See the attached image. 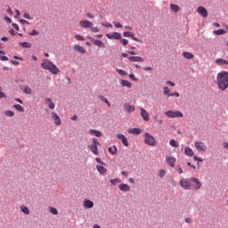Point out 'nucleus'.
<instances>
[{"label":"nucleus","mask_w":228,"mask_h":228,"mask_svg":"<svg viewBox=\"0 0 228 228\" xmlns=\"http://www.w3.org/2000/svg\"><path fill=\"white\" fill-rule=\"evenodd\" d=\"M217 82L216 85L219 90H227L228 88V72L222 71L217 74L216 77Z\"/></svg>","instance_id":"1"},{"label":"nucleus","mask_w":228,"mask_h":228,"mask_svg":"<svg viewBox=\"0 0 228 228\" xmlns=\"http://www.w3.org/2000/svg\"><path fill=\"white\" fill-rule=\"evenodd\" d=\"M107 38H109V40H121L122 39V34L118 33V32H113V33H109L106 34Z\"/></svg>","instance_id":"6"},{"label":"nucleus","mask_w":228,"mask_h":228,"mask_svg":"<svg viewBox=\"0 0 228 228\" xmlns=\"http://www.w3.org/2000/svg\"><path fill=\"white\" fill-rule=\"evenodd\" d=\"M93 144L89 145V149L93 154L95 156H99V149L97 148V145H99V141L97 138H93L92 140Z\"/></svg>","instance_id":"5"},{"label":"nucleus","mask_w":228,"mask_h":228,"mask_svg":"<svg viewBox=\"0 0 228 228\" xmlns=\"http://www.w3.org/2000/svg\"><path fill=\"white\" fill-rule=\"evenodd\" d=\"M96 163H99L100 165H106V163L102 162V160L99 158L95 159Z\"/></svg>","instance_id":"50"},{"label":"nucleus","mask_w":228,"mask_h":228,"mask_svg":"<svg viewBox=\"0 0 228 228\" xmlns=\"http://www.w3.org/2000/svg\"><path fill=\"white\" fill-rule=\"evenodd\" d=\"M19 45H20V47H23V49H29L31 47V43L22 42L20 43Z\"/></svg>","instance_id":"34"},{"label":"nucleus","mask_w":228,"mask_h":228,"mask_svg":"<svg viewBox=\"0 0 228 228\" xmlns=\"http://www.w3.org/2000/svg\"><path fill=\"white\" fill-rule=\"evenodd\" d=\"M122 175H124L125 177H129V173L127 171H122Z\"/></svg>","instance_id":"57"},{"label":"nucleus","mask_w":228,"mask_h":228,"mask_svg":"<svg viewBox=\"0 0 228 228\" xmlns=\"http://www.w3.org/2000/svg\"><path fill=\"white\" fill-rule=\"evenodd\" d=\"M100 99H101V101H102L103 102H105L106 104H108L109 107L111 106V103H110V102L108 101V99H106V97L101 95V96H100Z\"/></svg>","instance_id":"43"},{"label":"nucleus","mask_w":228,"mask_h":228,"mask_svg":"<svg viewBox=\"0 0 228 228\" xmlns=\"http://www.w3.org/2000/svg\"><path fill=\"white\" fill-rule=\"evenodd\" d=\"M167 118H183V114L181 110H168L165 113Z\"/></svg>","instance_id":"4"},{"label":"nucleus","mask_w":228,"mask_h":228,"mask_svg":"<svg viewBox=\"0 0 228 228\" xmlns=\"http://www.w3.org/2000/svg\"><path fill=\"white\" fill-rule=\"evenodd\" d=\"M216 65H220V66H222V65H228V61L224 60V59H217L216 61Z\"/></svg>","instance_id":"35"},{"label":"nucleus","mask_w":228,"mask_h":228,"mask_svg":"<svg viewBox=\"0 0 228 228\" xmlns=\"http://www.w3.org/2000/svg\"><path fill=\"white\" fill-rule=\"evenodd\" d=\"M121 44H122L123 45H127V44H129V41H128L127 39H122V40H121Z\"/></svg>","instance_id":"55"},{"label":"nucleus","mask_w":228,"mask_h":228,"mask_svg":"<svg viewBox=\"0 0 228 228\" xmlns=\"http://www.w3.org/2000/svg\"><path fill=\"white\" fill-rule=\"evenodd\" d=\"M45 104H47L50 110H54V108H56V105L54 104V102H53V100L51 98L45 99Z\"/></svg>","instance_id":"24"},{"label":"nucleus","mask_w":228,"mask_h":228,"mask_svg":"<svg viewBox=\"0 0 228 228\" xmlns=\"http://www.w3.org/2000/svg\"><path fill=\"white\" fill-rule=\"evenodd\" d=\"M120 85H121V86H126V88H132V86H133V84H131V82H129V80H121Z\"/></svg>","instance_id":"29"},{"label":"nucleus","mask_w":228,"mask_h":228,"mask_svg":"<svg viewBox=\"0 0 228 228\" xmlns=\"http://www.w3.org/2000/svg\"><path fill=\"white\" fill-rule=\"evenodd\" d=\"M118 183H122L120 178H116V179H111L110 180V183H112L113 186H115L116 184H118Z\"/></svg>","instance_id":"40"},{"label":"nucleus","mask_w":228,"mask_h":228,"mask_svg":"<svg viewBox=\"0 0 228 228\" xmlns=\"http://www.w3.org/2000/svg\"><path fill=\"white\" fill-rule=\"evenodd\" d=\"M83 207L86 209H92V208H94V201L89 200H85L84 203H83Z\"/></svg>","instance_id":"19"},{"label":"nucleus","mask_w":228,"mask_h":228,"mask_svg":"<svg viewBox=\"0 0 228 228\" xmlns=\"http://www.w3.org/2000/svg\"><path fill=\"white\" fill-rule=\"evenodd\" d=\"M75 38H76V40H78L80 42H83V40H85V37H83L82 36H79V35H76Z\"/></svg>","instance_id":"48"},{"label":"nucleus","mask_w":228,"mask_h":228,"mask_svg":"<svg viewBox=\"0 0 228 228\" xmlns=\"http://www.w3.org/2000/svg\"><path fill=\"white\" fill-rule=\"evenodd\" d=\"M4 115L6 117H13V115H15V112L12 111V110H5L4 111Z\"/></svg>","instance_id":"44"},{"label":"nucleus","mask_w":228,"mask_h":228,"mask_svg":"<svg viewBox=\"0 0 228 228\" xmlns=\"http://www.w3.org/2000/svg\"><path fill=\"white\" fill-rule=\"evenodd\" d=\"M223 147H224V149H228V142H223Z\"/></svg>","instance_id":"64"},{"label":"nucleus","mask_w":228,"mask_h":228,"mask_svg":"<svg viewBox=\"0 0 228 228\" xmlns=\"http://www.w3.org/2000/svg\"><path fill=\"white\" fill-rule=\"evenodd\" d=\"M123 37H130L132 38V40H134V42H142L140 39L134 37V33L133 32H129V31L124 32Z\"/></svg>","instance_id":"16"},{"label":"nucleus","mask_w":228,"mask_h":228,"mask_svg":"<svg viewBox=\"0 0 228 228\" xmlns=\"http://www.w3.org/2000/svg\"><path fill=\"white\" fill-rule=\"evenodd\" d=\"M20 24H29V21L26 20H20Z\"/></svg>","instance_id":"59"},{"label":"nucleus","mask_w":228,"mask_h":228,"mask_svg":"<svg viewBox=\"0 0 228 228\" xmlns=\"http://www.w3.org/2000/svg\"><path fill=\"white\" fill-rule=\"evenodd\" d=\"M184 154H185V156H188L189 158H193V156L195 155V153L193 152V150H191V148H190V147H186L184 149Z\"/></svg>","instance_id":"21"},{"label":"nucleus","mask_w":228,"mask_h":228,"mask_svg":"<svg viewBox=\"0 0 228 228\" xmlns=\"http://www.w3.org/2000/svg\"><path fill=\"white\" fill-rule=\"evenodd\" d=\"M23 17H24V19H28L29 20H31V16H30L29 13H28V12H25V13L23 14Z\"/></svg>","instance_id":"52"},{"label":"nucleus","mask_w":228,"mask_h":228,"mask_svg":"<svg viewBox=\"0 0 228 228\" xmlns=\"http://www.w3.org/2000/svg\"><path fill=\"white\" fill-rule=\"evenodd\" d=\"M87 38L90 39L91 42H93V44H94V45H97L98 47H105L104 43H102V41L97 40V39L95 40V39H94V37H92L90 36H88Z\"/></svg>","instance_id":"17"},{"label":"nucleus","mask_w":228,"mask_h":228,"mask_svg":"<svg viewBox=\"0 0 228 228\" xmlns=\"http://www.w3.org/2000/svg\"><path fill=\"white\" fill-rule=\"evenodd\" d=\"M4 20L6 21V22H12V20L10 19V17H8V16H5L4 17Z\"/></svg>","instance_id":"62"},{"label":"nucleus","mask_w":228,"mask_h":228,"mask_svg":"<svg viewBox=\"0 0 228 228\" xmlns=\"http://www.w3.org/2000/svg\"><path fill=\"white\" fill-rule=\"evenodd\" d=\"M108 151L112 155V156H115L117 154V152H118V149L117 148L116 145L112 147H109L108 148Z\"/></svg>","instance_id":"30"},{"label":"nucleus","mask_w":228,"mask_h":228,"mask_svg":"<svg viewBox=\"0 0 228 228\" xmlns=\"http://www.w3.org/2000/svg\"><path fill=\"white\" fill-rule=\"evenodd\" d=\"M74 49L75 51H77V53H80L81 54H85V53H86L85 48H83V46H80L79 45H75Z\"/></svg>","instance_id":"28"},{"label":"nucleus","mask_w":228,"mask_h":228,"mask_svg":"<svg viewBox=\"0 0 228 228\" xmlns=\"http://www.w3.org/2000/svg\"><path fill=\"white\" fill-rule=\"evenodd\" d=\"M191 182L193 183V190L199 191L200 188H202V183L198 178H191Z\"/></svg>","instance_id":"8"},{"label":"nucleus","mask_w":228,"mask_h":228,"mask_svg":"<svg viewBox=\"0 0 228 228\" xmlns=\"http://www.w3.org/2000/svg\"><path fill=\"white\" fill-rule=\"evenodd\" d=\"M113 24L115 26V28H122V24H120V23H118L117 21H114Z\"/></svg>","instance_id":"53"},{"label":"nucleus","mask_w":228,"mask_h":228,"mask_svg":"<svg viewBox=\"0 0 228 228\" xmlns=\"http://www.w3.org/2000/svg\"><path fill=\"white\" fill-rule=\"evenodd\" d=\"M165 174H166L165 170L162 169L159 171V177H165Z\"/></svg>","instance_id":"54"},{"label":"nucleus","mask_w":228,"mask_h":228,"mask_svg":"<svg viewBox=\"0 0 228 228\" xmlns=\"http://www.w3.org/2000/svg\"><path fill=\"white\" fill-rule=\"evenodd\" d=\"M21 90L23 94H26L27 95H31L33 94V90H31V87H29L28 86H24L23 87H21Z\"/></svg>","instance_id":"23"},{"label":"nucleus","mask_w":228,"mask_h":228,"mask_svg":"<svg viewBox=\"0 0 228 228\" xmlns=\"http://www.w3.org/2000/svg\"><path fill=\"white\" fill-rule=\"evenodd\" d=\"M193 159H194V161H199L200 163H202V161H203L202 159H200V158H199V157H197V156H194V157H193Z\"/></svg>","instance_id":"51"},{"label":"nucleus","mask_w":228,"mask_h":228,"mask_svg":"<svg viewBox=\"0 0 228 228\" xmlns=\"http://www.w3.org/2000/svg\"><path fill=\"white\" fill-rule=\"evenodd\" d=\"M42 69L45 70H49L52 74H60V69L54 65L51 61L46 60L45 62L41 64Z\"/></svg>","instance_id":"2"},{"label":"nucleus","mask_w":228,"mask_h":228,"mask_svg":"<svg viewBox=\"0 0 228 228\" xmlns=\"http://www.w3.org/2000/svg\"><path fill=\"white\" fill-rule=\"evenodd\" d=\"M198 13L201 15V17H203L204 19L208 17V10L204 6L198 7Z\"/></svg>","instance_id":"15"},{"label":"nucleus","mask_w":228,"mask_h":228,"mask_svg":"<svg viewBox=\"0 0 228 228\" xmlns=\"http://www.w3.org/2000/svg\"><path fill=\"white\" fill-rule=\"evenodd\" d=\"M51 115L55 126H61V119L60 118V116H58L56 112H51Z\"/></svg>","instance_id":"10"},{"label":"nucleus","mask_w":228,"mask_h":228,"mask_svg":"<svg viewBox=\"0 0 228 228\" xmlns=\"http://www.w3.org/2000/svg\"><path fill=\"white\" fill-rule=\"evenodd\" d=\"M169 145H171V147L177 148L179 147V142L175 141V139H172L169 141Z\"/></svg>","instance_id":"36"},{"label":"nucleus","mask_w":228,"mask_h":228,"mask_svg":"<svg viewBox=\"0 0 228 228\" xmlns=\"http://www.w3.org/2000/svg\"><path fill=\"white\" fill-rule=\"evenodd\" d=\"M0 99H6V94L3 93V87L0 86Z\"/></svg>","instance_id":"46"},{"label":"nucleus","mask_w":228,"mask_h":228,"mask_svg":"<svg viewBox=\"0 0 228 228\" xmlns=\"http://www.w3.org/2000/svg\"><path fill=\"white\" fill-rule=\"evenodd\" d=\"M176 172H178V174H183V168H181V167H177Z\"/></svg>","instance_id":"61"},{"label":"nucleus","mask_w":228,"mask_h":228,"mask_svg":"<svg viewBox=\"0 0 228 228\" xmlns=\"http://www.w3.org/2000/svg\"><path fill=\"white\" fill-rule=\"evenodd\" d=\"M180 186L183 188V190H190L191 188V182L188 179L183 178L180 181Z\"/></svg>","instance_id":"7"},{"label":"nucleus","mask_w":228,"mask_h":228,"mask_svg":"<svg viewBox=\"0 0 228 228\" xmlns=\"http://www.w3.org/2000/svg\"><path fill=\"white\" fill-rule=\"evenodd\" d=\"M167 85H168L169 86H175V84L172 81H167Z\"/></svg>","instance_id":"60"},{"label":"nucleus","mask_w":228,"mask_h":228,"mask_svg":"<svg viewBox=\"0 0 228 228\" xmlns=\"http://www.w3.org/2000/svg\"><path fill=\"white\" fill-rule=\"evenodd\" d=\"M129 134H140L142 130L140 128H130L128 129Z\"/></svg>","instance_id":"32"},{"label":"nucleus","mask_w":228,"mask_h":228,"mask_svg":"<svg viewBox=\"0 0 228 228\" xmlns=\"http://www.w3.org/2000/svg\"><path fill=\"white\" fill-rule=\"evenodd\" d=\"M182 55L183 56V58H186V60H193L195 58V55H193L190 52H183Z\"/></svg>","instance_id":"26"},{"label":"nucleus","mask_w":228,"mask_h":228,"mask_svg":"<svg viewBox=\"0 0 228 228\" xmlns=\"http://www.w3.org/2000/svg\"><path fill=\"white\" fill-rule=\"evenodd\" d=\"M21 211L24 213V215H29V208L26 206H21L20 207Z\"/></svg>","instance_id":"38"},{"label":"nucleus","mask_w":228,"mask_h":228,"mask_svg":"<svg viewBox=\"0 0 228 228\" xmlns=\"http://www.w3.org/2000/svg\"><path fill=\"white\" fill-rule=\"evenodd\" d=\"M116 71L118 74H119V76H127V72H126L124 69H117Z\"/></svg>","instance_id":"41"},{"label":"nucleus","mask_w":228,"mask_h":228,"mask_svg":"<svg viewBox=\"0 0 228 228\" xmlns=\"http://www.w3.org/2000/svg\"><path fill=\"white\" fill-rule=\"evenodd\" d=\"M130 79H132V81H138V78H136V77L134 76V74H130L129 75Z\"/></svg>","instance_id":"49"},{"label":"nucleus","mask_w":228,"mask_h":228,"mask_svg":"<svg viewBox=\"0 0 228 228\" xmlns=\"http://www.w3.org/2000/svg\"><path fill=\"white\" fill-rule=\"evenodd\" d=\"M86 17H87L88 19H94V14L88 12V13L86 14Z\"/></svg>","instance_id":"63"},{"label":"nucleus","mask_w":228,"mask_h":228,"mask_svg":"<svg viewBox=\"0 0 228 228\" xmlns=\"http://www.w3.org/2000/svg\"><path fill=\"white\" fill-rule=\"evenodd\" d=\"M79 26H81L84 28H92L94 26V22L88 20H83L79 21Z\"/></svg>","instance_id":"9"},{"label":"nucleus","mask_w":228,"mask_h":228,"mask_svg":"<svg viewBox=\"0 0 228 228\" xmlns=\"http://www.w3.org/2000/svg\"><path fill=\"white\" fill-rule=\"evenodd\" d=\"M96 170L99 172V174H101L102 175H106V174L108 173V169H106V167L97 165L96 166Z\"/></svg>","instance_id":"20"},{"label":"nucleus","mask_w":228,"mask_h":228,"mask_svg":"<svg viewBox=\"0 0 228 228\" xmlns=\"http://www.w3.org/2000/svg\"><path fill=\"white\" fill-rule=\"evenodd\" d=\"M30 37H36L37 35H40V32H38L37 30L33 29L30 33H29Z\"/></svg>","instance_id":"45"},{"label":"nucleus","mask_w":228,"mask_h":228,"mask_svg":"<svg viewBox=\"0 0 228 228\" xmlns=\"http://www.w3.org/2000/svg\"><path fill=\"white\" fill-rule=\"evenodd\" d=\"M49 212L52 214V215H58V209L53 208V207H50L49 208Z\"/></svg>","instance_id":"42"},{"label":"nucleus","mask_w":228,"mask_h":228,"mask_svg":"<svg viewBox=\"0 0 228 228\" xmlns=\"http://www.w3.org/2000/svg\"><path fill=\"white\" fill-rule=\"evenodd\" d=\"M117 139L121 140V142H122L123 145H125V147H129V142H127V138L126 137V135H124L122 134H118Z\"/></svg>","instance_id":"11"},{"label":"nucleus","mask_w":228,"mask_h":228,"mask_svg":"<svg viewBox=\"0 0 228 228\" xmlns=\"http://www.w3.org/2000/svg\"><path fill=\"white\" fill-rule=\"evenodd\" d=\"M118 188L121 191H131V187H129V185L126 183H120Z\"/></svg>","instance_id":"22"},{"label":"nucleus","mask_w":228,"mask_h":228,"mask_svg":"<svg viewBox=\"0 0 228 228\" xmlns=\"http://www.w3.org/2000/svg\"><path fill=\"white\" fill-rule=\"evenodd\" d=\"M12 26L16 29V31H19V25H17V23H12Z\"/></svg>","instance_id":"56"},{"label":"nucleus","mask_w":228,"mask_h":228,"mask_svg":"<svg viewBox=\"0 0 228 228\" xmlns=\"http://www.w3.org/2000/svg\"><path fill=\"white\" fill-rule=\"evenodd\" d=\"M163 94H164V95H167V97H174V94H170V88H168V86H165L163 88Z\"/></svg>","instance_id":"33"},{"label":"nucleus","mask_w":228,"mask_h":228,"mask_svg":"<svg viewBox=\"0 0 228 228\" xmlns=\"http://www.w3.org/2000/svg\"><path fill=\"white\" fill-rule=\"evenodd\" d=\"M141 110V117L143 118L145 122H149L151 120V118L149 117V112L143 108H140Z\"/></svg>","instance_id":"13"},{"label":"nucleus","mask_w":228,"mask_h":228,"mask_svg":"<svg viewBox=\"0 0 228 228\" xmlns=\"http://www.w3.org/2000/svg\"><path fill=\"white\" fill-rule=\"evenodd\" d=\"M0 60H2V61H8V57L7 56H1Z\"/></svg>","instance_id":"58"},{"label":"nucleus","mask_w":228,"mask_h":228,"mask_svg":"<svg viewBox=\"0 0 228 228\" xmlns=\"http://www.w3.org/2000/svg\"><path fill=\"white\" fill-rule=\"evenodd\" d=\"M227 33V30L224 29H218V30H214V35L220 36V35H225Z\"/></svg>","instance_id":"37"},{"label":"nucleus","mask_w":228,"mask_h":228,"mask_svg":"<svg viewBox=\"0 0 228 228\" xmlns=\"http://www.w3.org/2000/svg\"><path fill=\"white\" fill-rule=\"evenodd\" d=\"M129 61H133V62H141L143 63V61H145L143 60V57H140V56H130L128 57Z\"/></svg>","instance_id":"18"},{"label":"nucleus","mask_w":228,"mask_h":228,"mask_svg":"<svg viewBox=\"0 0 228 228\" xmlns=\"http://www.w3.org/2000/svg\"><path fill=\"white\" fill-rule=\"evenodd\" d=\"M144 143L150 147H156V138L149 133L144 134Z\"/></svg>","instance_id":"3"},{"label":"nucleus","mask_w":228,"mask_h":228,"mask_svg":"<svg viewBox=\"0 0 228 228\" xmlns=\"http://www.w3.org/2000/svg\"><path fill=\"white\" fill-rule=\"evenodd\" d=\"M90 29H91V31H92V33H99V28H97V27H92V28H90Z\"/></svg>","instance_id":"47"},{"label":"nucleus","mask_w":228,"mask_h":228,"mask_svg":"<svg viewBox=\"0 0 228 228\" xmlns=\"http://www.w3.org/2000/svg\"><path fill=\"white\" fill-rule=\"evenodd\" d=\"M13 108H15V110H17V111H24V107H22V105L20 104H15L13 105Z\"/></svg>","instance_id":"39"},{"label":"nucleus","mask_w":228,"mask_h":228,"mask_svg":"<svg viewBox=\"0 0 228 228\" xmlns=\"http://www.w3.org/2000/svg\"><path fill=\"white\" fill-rule=\"evenodd\" d=\"M195 147L197 151H202L203 152H206V151L208 150V147L202 142H195Z\"/></svg>","instance_id":"12"},{"label":"nucleus","mask_w":228,"mask_h":228,"mask_svg":"<svg viewBox=\"0 0 228 228\" xmlns=\"http://www.w3.org/2000/svg\"><path fill=\"white\" fill-rule=\"evenodd\" d=\"M124 108L127 113H133V111H134L135 110L134 105H130V104H126Z\"/></svg>","instance_id":"27"},{"label":"nucleus","mask_w":228,"mask_h":228,"mask_svg":"<svg viewBox=\"0 0 228 228\" xmlns=\"http://www.w3.org/2000/svg\"><path fill=\"white\" fill-rule=\"evenodd\" d=\"M90 134H93L94 136H96L97 138H101V136H102V132L99 131V130H94L91 129L89 131Z\"/></svg>","instance_id":"25"},{"label":"nucleus","mask_w":228,"mask_h":228,"mask_svg":"<svg viewBox=\"0 0 228 228\" xmlns=\"http://www.w3.org/2000/svg\"><path fill=\"white\" fill-rule=\"evenodd\" d=\"M166 162H167V165H169V167H171L172 168H174V167H175V158H174L173 156H167V157H166Z\"/></svg>","instance_id":"14"},{"label":"nucleus","mask_w":228,"mask_h":228,"mask_svg":"<svg viewBox=\"0 0 228 228\" xmlns=\"http://www.w3.org/2000/svg\"><path fill=\"white\" fill-rule=\"evenodd\" d=\"M170 10L171 12H174L175 13H177L181 10V7L175 4H170Z\"/></svg>","instance_id":"31"}]
</instances>
